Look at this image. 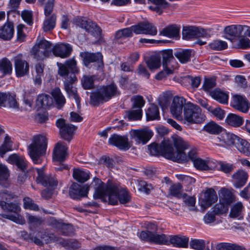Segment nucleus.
I'll use <instances>...</instances> for the list:
<instances>
[{
    "label": "nucleus",
    "mask_w": 250,
    "mask_h": 250,
    "mask_svg": "<svg viewBox=\"0 0 250 250\" xmlns=\"http://www.w3.org/2000/svg\"><path fill=\"white\" fill-rule=\"evenodd\" d=\"M176 150L169 140H164L160 145L151 144L148 146L150 153L152 155H162L167 159L178 163H183L187 160L185 150L188 147V144L179 137L173 140Z\"/></svg>",
    "instance_id": "obj_1"
},
{
    "label": "nucleus",
    "mask_w": 250,
    "mask_h": 250,
    "mask_svg": "<svg viewBox=\"0 0 250 250\" xmlns=\"http://www.w3.org/2000/svg\"><path fill=\"white\" fill-rule=\"evenodd\" d=\"M94 187L93 198L94 199H101L103 200L107 197L108 203L112 205L118 203V186L114 184H105L100 179L94 178L91 184Z\"/></svg>",
    "instance_id": "obj_2"
},
{
    "label": "nucleus",
    "mask_w": 250,
    "mask_h": 250,
    "mask_svg": "<svg viewBox=\"0 0 250 250\" xmlns=\"http://www.w3.org/2000/svg\"><path fill=\"white\" fill-rule=\"evenodd\" d=\"M119 94L117 86L115 83L101 85L91 93L89 103L93 106H99Z\"/></svg>",
    "instance_id": "obj_3"
},
{
    "label": "nucleus",
    "mask_w": 250,
    "mask_h": 250,
    "mask_svg": "<svg viewBox=\"0 0 250 250\" xmlns=\"http://www.w3.org/2000/svg\"><path fill=\"white\" fill-rule=\"evenodd\" d=\"M47 146L46 138L39 134L34 136L32 143L28 146V153L35 164L42 162L41 158L45 155Z\"/></svg>",
    "instance_id": "obj_4"
},
{
    "label": "nucleus",
    "mask_w": 250,
    "mask_h": 250,
    "mask_svg": "<svg viewBox=\"0 0 250 250\" xmlns=\"http://www.w3.org/2000/svg\"><path fill=\"white\" fill-rule=\"evenodd\" d=\"M183 115L184 119L190 124H201L205 118V115L202 113L201 108L190 102L185 104Z\"/></svg>",
    "instance_id": "obj_5"
},
{
    "label": "nucleus",
    "mask_w": 250,
    "mask_h": 250,
    "mask_svg": "<svg viewBox=\"0 0 250 250\" xmlns=\"http://www.w3.org/2000/svg\"><path fill=\"white\" fill-rule=\"evenodd\" d=\"M51 46L50 42L45 40H41L33 47L32 55L37 60L42 61L51 55Z\"/></svg>",
    "instance_id": "obj_6"
},
{
    "label": "nucleus",
    "mask_w": 250,
    "mask_h": 250,
    "mask_svg": "<svg viewBox=\"0 0 250 250\" xmlns=\"http://www.w3.org/2000/svg\"><path fill=\"white\" fill-rule=\"evenodd\" d=\"M74 22L76 25L85 29V31L92 36L98 37L102 33V29L95 22L90 19L77 17Z\"/></svg>",
    "instance_id": "obj_7"
},
{
    "label": "nucleus",
    "mask_w": 250,
    "mask_h": 250,
    "mask_svg": "<svg viewBox=\"0 0 250 250\" xmlns=\"http://www.w3.org/2000/svg\"><path fill=\"white\" fill-rule=\"evenodd\" d=\"M14 197V195L7 190L0 192V207L5 211L17 213L20 210L18 203L8 202Z\"/></svg>",
    "instance_id": "obj_8"
},
{
    "label": "nucleus",
    "mask_w": 250,
    "mask_h": 250,
    "mask_svg": "<svg viewBox=\"0 0 250 250\" xmlns=\"http://www.w3.org/2000/svg\"><path fill=\"white\" fill-rule=\"evenodd\" d=\"M83 59V64L88 67L90 63L95 62L97 64V70L104 72V64L103 60V55L100 52L91 53L88 52H83L80 53Z\"/></svg>",
    "instance_id": "obj_9"
},
{
    "label": "nucleus",
    "mask_w": 250,
    "mask_h": 250,
    "mask_svg": "<svg viewBox=\"0 0 250 250\" xmlns=\"http://www.w3.org/2000/svg\"><path fill=\"white\" fill-rule=\"evenodd\" d=\"M158 56L163 60V66L167 74H171L176 66V62L173 55L172 50H163L158 53Z\"/></svg>",
    "instance_id": "obj_10"
},
{
    "label": "nucleus",
    "mask_w": 250,
    "mask_h": 250,
    "mask_svg": "<svg viewBox=\"0 0 250 250\" xmlns=\"http://www.w3.org/2000/svg\"><path fill=\"white\" fill-rule=\"evenodd\" d=\"M129 134L131 139L134 140L136 144L142 145L146 144L153 136L152 131L146 128L132 129Z\"/></svg>",
    "instance_id": "obj_11"
},
{
    "label": "nucleus",
    "mask_w": 250,
    "mask_h": 250,
    "mask_svg": "<svg viewBox=\"0 0 250 250\" xmlns=\"http://www.w3.org/2000/svg\"><path fill=\"white\" fill-rule=\"evenodd\" d=\"M38 175L36 177V182L45 187L55 188L58 185V180L51 174H46L44 173L43 168H36Z\"/></svg>",
    "instance_id": "obj_12"
},
{
    "label": "nucleus",
    "mask_w": 250,
    "mask_h": 250,
    "mask_svg": "<svg viewBox=\"0 0 250 250\" xmlns=\"http://www.w3.org/2000/svg\"><path fill=\"white\" fill-rule=\"evenodd\" d=\"M56 126L60 129V133L62 139L70 142L72 139L76 127L71 124H66L65 120L59 119L56 121Z\"/></svg>",
    "instance_id": "obj_13"
},
{
    "label": "nucleus",
    "mask_w": 250,
    "mask_h": 250,
    "mask_svg": "<svg viewBox=\"0 0 250 250\" xmlns=\"http://www.w3.org/2000/svg\"><path fill=\"white\" fill-rule=\"evenodd\" d=\"M183 39L189 40L200 37H207L206 30L195 26H184L182 31Z\"/></svg>",
    "instance_id": "obj_14"
},
{
    "label": "nucleus",
    "mask_w": 250,
    "mask_h": 250,
    "mask_svg": "<svg viewBox=\"0 0 250 250\" xmlns=\"http://www.w3.org/2000/svg\"><path fill=\"white\" fill-rule=\"evenodd\" d=\"M14 62L16 74L18 77H21L29 74V63L23 59L22 54L15 56Z\"/></svg>",
    "instance_id": "obj_15"
},
{
    "label": "nucleus",
    "mask_w": 250,
    "mask_h": 250,
    "mask_svg": "<svg viewBox=\"0 0 250 250\" xmlns=\"http://www.w3.org/2000/svg\"><path fill=\"white\" fill-rule=\"evenodd\" d=\"M218 199L215 190L212 188L207 190L204 193L201 195L199 203L203 211H204L207 208L210 207L213 203L217 201Z\"/></svg>",
    "instance_id": "obj_16"
},
{
    "label": "nucleus",
    "mask_w": 250,
    "mask_h": 250,
    "mask_svg": "<svg viewBox=\"0 0 250 250\" xmlns=\"http://www.w3.org/2000/svg\"><path fill=\"white\" fill-rule=\"evenodd\" d=\"M76 61L74 59H70L65 62V64L57 62V65L59 67L58 74L62 77H64L65 80L70 77L69 76L68 67L72 72L71 74H74L79 72V69L76 66Z\"/></svg>",
    "instance_id": "obj_17"
},
{
    "label": "nucleus",
    "mask_w": 250,
    "mask_h": 250,
    "mask_svg": "<svg viewBox=\"0 0 250 250\" xmlns=\"http://www.w3.org/2000/svg\"><path fill=\"white\" fill-rule=\"evenodd\" d=\"M89 190V186L85 185L82 186L77 183H73L69 188V194L74 199H81L86 196Z\"/></svg>",
    "instance_id": "obj_18"
},
{
    "label": "nucleus",
    "mask_w": 250,
    "mask_h": 250,
    "mask_svg": "<svg viewBox=\"0 0 250 250\" xmlns=\"http://www.w3.org/2000/svg\"><path fill=\"white\" fill-rule=\"evenodd\" d=\"M77 80V78L74 74H70V77L65 80L64 83V89L69 97L74 98L78 104L80 103V99L79 97L77 89L72 85L73 83Z\"/></svg>",
    "instance_id": "obj_19"
},
{
    "label": "nucleus",
    "mask_w": 250,
    "mask_h": 250,
    "mask_svg": "<svg viewBox=\"0 0 250 250\" xmlns=\"http://www.w3.org/2000/svg\"><path fill=\"white\" fill-rule=\"evenodd\" d=\"M186 99L183 97L175 96L173 98V101L170 106V111L173 116L178 119H182V111L184 108Z\"/></svg>",
    "instance_id": "obj_20"
},
{
    "label": "nucleus",
    "mask_w": 250,
    "mask_h": 250,
    "mask_svg": "<svg viewBox=\"0 0 250 250\" xmlns=\"http://www.w3.org/2000/svg\"><path fill=\"white\" fill-rule=\"evenodd\" d=\"M240 137L229 132H224L215 139V143L220 146H235Z\"/></svg>",
    "instance_id": "obj_21"
},
{
    "label": "nucleus",
    "mask_w": 250,
    "mask_h": 250,
    "mask_svg": "<svg viewBox=\"0 0 250 250\" xmlns=\"http://www.w3.org/2000/svg\"><path fill=\"white\" fill-rule=\"evenodd\" d=\"M134 33L136 34H147L151 36L156 35L157 33L156 27L152 23L141 22L134 25Z\"/></svg>",
    "instance_id": "obj_22"
},
{
    "label": "nucleus",
    "mask_w": 250,
    "mask_h": 250,
    "mask_svg": "<svg viewBox=\"0 0 250 250\" xmlns=\"http://www.w3.org/2000/svg\"><path fill=\"white\" fill-rule=\"evenodd\" d=\"M67 147L63 142L57 143L53 150V159L54 161L62 163L66 159L67 155Z\"/></svg>",
    "instance_id": "obj_23"
},
{
    "label": "nucleus",
    "mask_w": 250,
    "mask_h": 250,
    "mask_svg": "<svg viewBox=\"0 0 250 250\" xmlns=\"http://www.w3.org/2000/svg\"><path fill=\"white\" fill-rule=\"evenodd\" d=\"M247 26L241 25H231L228 26L224 29V33L226 34L225 38L232 41L235 38L241 36L242 31Z\"/></svg>",
    "instance_id": "obj_24"
},
{
    "label": "nucleus",
    "mask_w": 250,
    "mask_h": 250,
    "mask_svg": "<svg viewBox=\"0 0 250 250\" xmlns=\"http://www.w3.org/2000/svg\"><path fill=\"white\" fill-rule=\"evenodd\" d=\"M108 143L110 145L116 146L122 150H127L130 147V145L128 142V139L126 137L115 134L110 136L108 140Z\"/></svg>",
    "instance_id": "obj_25"
},
{
    "label": "nucleus",
    "mask_w": 250,
    "mask_h": 250,
    "mask_svg": "<svg viewBox=\"0 0 250 250\" xmlns=\"http://www.w3.org/2000/svg\"><path fill=\"white\" fill-rule=\"evenodd\" d=\"M231 104L234 108L244 113L248 112L249 109L248 100L245 96L240 95H233Z\"/></svg>",
    "instance_id": "obj_26"
},
{
    "label": "nucleus",
    "mask_w": 250,
    "mask_h": 250,
    "mask_svg": "<svg viewBox=\"0 0 250 250\" xmlns=\"http://www.w3.org/2000/svg\"><path fill=\"white\" fill-rule=\"evenodd\" d=\"M16 96L10 93L0 92V107L8 106L10 108L18 109L19 106Z\"/></svg>",
    "instance_id": "obj_27"
},
{
    "label": "nucleus",
    "mask_w": 250,
    "mask_h": 250,
    "mask_svg": "<svg viewBox=\"0 0 250 250\" xmlns=\"http://www.w3.org/2000/svg\"><path fill=\"white\" fill-rule=\"evenodd\" d=\"M52 50L54 56L62 58H66L70 55L72 48L69 44L61 43L56 44Z\"/></svg>",
    "instance_id": "obj_28"
},
{
    "label": "nucleus",
    "mask_w": 250,
    "mask_h": 250,
    "mask_svg": "<svg viewBox=\"0 0 250 250\" xmlns=\"http://www.w3.org/2000/svg\"><path fill=\"white\" fill-rule=\"evenodd\" d=\"M248 178V173L242 169H239L232 175L233 186L237 188L243 187L247 183Z\"/></svg>",
    "instance_id": "obj_29"
},
{
    "label": "nucleus",
    "mask_w": 250,
    "mask_h": 250,
    "mask_svg": "<svg viewBox=\"0 0 250 250\" xmlns=\"http://www.w3.org/2000/svg\"><path fill=\"white\" fill-rule=\"evenodd\" d=\"M14 26L12 22L7 21L0 27V39L4 41H10L14 34Z\"/></svg>",
    "instance_id": "obj_30"
},
{
    "label": "nucleus",
    "mask_w": 250,
    "mask_h": 250,
    "mask_svg": "<svg viewBox=\"0 0 250 250\" xmlns=\"http://www.w3.org/2000/svg\"><path fill=\"white\" fill-rule=\"evenodd\" d=\"M8 163L15 164L22 171H24L27 166V162L23 156L17 154L10 155L7 159Z\"/></svg>",
    "instance_id": "obj_31"
},
{
    "label": "nucleus",
    "mask_w": 250,
    "mask_h": 250,
    "mask_svg": "<svg viewBox=\"0 0 250 250\" xmlns=\"http://www.w3.org/2000/svg\"><path fill=\"white\" fill-rule=\"evenodd\" d=\"M8 163L15 164L22 171H24L27 166V162L23 156L17 154L10 155L7 159Z\"/></svg>",
    "instance_id": "obj_32"
},
{
    "label": "nucleus",
    "mask_w": 250,
    "mask_h": 250,
    "mask_svg": "<svg viewBox=\"0 0 250 250\" xmlns=\"http://www.w3.org/2000/svg\"><path fill=\"white\" fill-rule=\"evenodd\" d=\"M194 166L200 170H208L214 169L216 167V163L212 160H205L198 158L194 161Z\"/></svg>",
    "instance_id": "obj_33"
},
{
    "label": "nucleus",
    "mask_w": 250,
    "mask_h": 250,
    "mask_svg": "<svg viewBox=\"0 0 250 250\" xmlns=\"http://www.w3.org/2000/svg\"><path fill=\"white\" fill-rule=\"evenodd\" d=\"M44 64L40 62L35 66V72L33 74V80L34 85L37 87L41 86L42 83V78L44 76L43 71Z\"/></svg>",
    "instance_id": "obj_34"
},
{
    "label": "nucleus",
    "mask_w": 250,
    "mask_h": 250,
    "mask_svg": "<svg viewBox=\"0 0 250 250\" xmlns=\"http://www.w3.org/2000/svg\"><path fill=\"white\" fill-rule=\"evenodd\" d=\"M51 94L57 108H62L66 103V100L61 89L59 87H56L52 89Z\"/></svg>",
    "instance_id": "obj_35"
},
{
    "label": "nucleus",
    "mask_w": 250,
    "mask_h": 250,
    "mask_svg": "<svg viewBox=\"0 0 250 250\" xmlns=\"http://www.w3.org/2000/svg\"><path fill=\"white\" fill-rule=\"evenodd\" d=\"M174 55L181 63H186L190 61L191 50L180 49L176 50Z\"/></svg>",
    "instance_id": "obj_36"
},
{
    "label": "nucleus",
    "mask_w": 250,
    "mask_h": 250,
    "mask_svg": "<svg viewBox=\"0 0 250 250\" xmlns=\"http://www.w3.org/2000/svg\"><path fill=\"white\" fill-rule=\"evenodd\" d=\"M12 72V64L7 58L0 60V78L5 75L11 74Z\"/></svg>",
    "instance_id": "obj_37"
},
{
    "label": "nucleus",
    "mask_w": 250,
    "mask_h": 250,
    "mask_svg": "<svg viewBox=\"0 0 250 250\" xmlns=\"http://www.w3.org/2000/svg\"><path fill=\"white\" fill-rule=\"evenodd\" d=\"M154 4L150 6L149 8L161 15L163 13V9L168 7L169 4L166 0H148Z\"/></svg>",
    "instance_id": "obj_38"
},
{
    "label": "nucleus",
    "mask_w": 250,
    "mask_h": 250,
    "mask_svg": "<svg viewBox=\"0 0 250 250\" xmlns=\"http://www.w3.org/2000/svg\"><path fill=\"white\" fill-rule=\"evenodd\" d=\"M219 196L220 199L223 203L229 206L234 201V196L228 189L222 188L220 190Z\"/></svg>",
    "instance_id": "obj_39"
},
{
    "label": "nucleus",
    "mask_w": 250,
    "mask_h": 250,
    "mask_svg": "<svg viewBox=\"0 0 250 250\" xmlns=\"http://www.w3.org/2000/svg\"><path fill=\"white\" fill-rule=\"evenodd\" d=\"M226 123L229 125L237 127L240 126L244 123L242 117L233 113H229L225 119Z\"/></svg>",
    "instance_id": "obj_40"
},
{
    "label": "nucleus",
    "mask_w": 250,
    "mask_h": 250,
    "mask_svg": "<svg viewBox=\"0 0 250 250\" xmlns=\"http://www.w3.org/2000/svg\"><path fill=\"white\" fill-rule=\"evenodd\" d=\"M211 97L220 103L226 104L228 103V94L219 89H216L210 92Z\"/></svg>",
    "instance_id": "obj_41"
},
{
    "label": "nucleus",
    "mask_w": 250,
    "mask_h": 250,
    "mask_svg": "<svg viewBox=\"0 0 250 250\" xmlns=\"http://www.w3.org/2000/svg\"><path fill=\"white\" fill-rule=\"evenodd\" d=\"M180 29V26L171 25L164 28L161 34L169 38L177 37L179 36Z\"/></svg>",
    "instance_id": "obj_42"
},
{
    "label": "nucleus",
    "mask_w": 250,
    "mask_h": 250,
    "mask_svg": "<svg viewBox=\"0 0 250 250\" xmlns=\"http://www.w3.org/2000/svg\"><path fill=\"white\" fill-rule=\"evenodd\" d=\"M57 16L55 14H51L49 16H45L43 23L42 28L44 32L52 30L55 27Z\"/></svg>",
    "instance_id": "obj_43"
},
{
    "label": "nucleus",
    "mask_w": 250,
    "mask_h": 250,
    "mask_svg": "<svg viewBox=\"0 0 250 250\" xmlns=\"http://www.w3.org/2000/svg\"><path fill=\"white\" fill-rule=\"evenodd\" d=\"M53 103L52 98L49 95L46 94L40 95L37 99V105L43 108L51 106Z\"/></svg>",
    "instance_id": "obj_44"
},
{
    "label": "nucleus",
    "mask_w": 250,
    "mask_h": 250,
    "mask_svg": "<svg viewBox=\"0 0 250 250\" xmlns=\"http://www.w3.org/2000/svg\"><path fill=\"white\" fill-rule=\"evenodd\" d=\"M147 121L158 120L160 119L158 107L152 104L146 112Z\"/></svg>",
    "instance_id": "obj_45"
},
{
    "label": "nucleus",
    "mask_w": 250,
    "mask_h": 250,
    "mask_svg": "<svg viewBox=\"0 0 250 250\" xmlns=\"http://www.w3.org/2000/svg\"><path fill=\"white\" fill-rule=\"evenodd\" d=\"M235 146L241 153L250 156V143L246 140L239 138Z\"/></svg>",
    "instance_id": "obj_46"
},
{
    "label": "nucleus",
    "mask_w": 250,
    "mask_h": 250,
    "mask_svg": "<svg viewBox=\"0 0 250 250\" xmlns=\"http://www.w3.org/2000/svg\"><path fill=\"white\" fill-rule=\"evenodd\" d=\"M217 250H247L245 247L235 243H220L216 245Z\"/></svg>",
    "instance_id": "obj_47"
},
{
    "label": "nucleus",
    "mask_w": 250,
    "mask_h": 250,
    "mask_svg": "<svg viewBox=\"0 0 250 250\" xmlns=\"http://www.w3.org/2000/svg\"><path fill=\"white\" fill-rule=\"evenodd\" d=\"M27 219L29 225V228L32 230H34L37 228H39L44 223L42 218L36 216L28 215Z\"/></svg>",
    "instance_id": "obj_48"
},
{
    "label": "nucleus",
    "mask_w": 250,
    "mask_h": 250,
    "mask_svg": "<svg viewBox=\"0 0 250 250\" xmlns=\"http://www.w3.org/2000/svg\"><path fill=\"white\" fill-rule=\"evenodd\" d=\"M134 25L130 27L119 30L115 33V39L119 40L132 37L133 32L134 33Z\"/></svg>",
    "instance_id": "obj_49"
},
{
    "label": "nucleus",
    "mask_w": 250,
    "mask_h": 250,
    "mask_svg": "<svg viewBox=\"0 0 250 250\" xmlns=\"http://www.w3.org/2000/svg\"><path fill=\"white\" fill-rule=\"evenodd\" d=\"M73 176L77 181L80 183H84L89 179L90 173L88 171L80 169H74Z\"/></svg>",
    "instance_id": "obj_50"
},
{
    "label": "nucleus",
    "mask_w": 250,
    "mask_h": 250,
    "mask_svg": "<svg viewBox=\"0 0 250 250\" xmlns=\"http://www.w3.org/2000/svg\"><path fill=\"white\" fill-rule=\"evenodd\" d=\"M203 130L211 134H218L222 131V127L215 122L210 121L204 126Z\"/></svg>",
    "instance_id": "obj_51"
},
{
    "label": "nucleus",
    "mask_w": 250,
    "mask_h": 250,
    "mask_svg": "<svg viewBox=\"0 0 250 250\" xmlns=\"http://www.w3.org/2000/svg\"><path fill=\"white\" fill-rule=\"evenodd\" d=\"M41 238L44 240V242L46 244L50 243L52 242H56L63 245L65 244L64 240L61 237L54 235L53 233L50 234H43L42 235Z\"/></svg>",
    "instance_id": "obj_52"
},
{
    "label": "nucleus",
    "mask_w": 250,
    "mask_h": 250,
    "mask_svg": "<svg viewBox=\"0 0 250 250\" xmlns=\"http://www.w3.org/2000/svg\"><path fill=\"white\" fill-rule=\"evenodd\" d=\"M118 201L121 204H125L129 202L131 196L129 191L125 188H119L118 187Z\"/></svg>",
    "instance_id": "obj_53"
},
{
    "label": "nucleus",
    "mask_w": 250,
    "mask_h": 250,
    "mask_svg": "<svg viewBox=\"0 0 250 250\" xmlns=\"http://www.w3.org/2000/svg\"><path fill=\"white\" fill-rule=\"evenodd\" d=\"M150 243H153L157 244H167L168 241V237L165 234H158L152 232L150 235Z\"/></svg>",
    "instance_id": "obj_54"
},
{
    "label": "nucleus",
    "mask_w": 250,
    "mask_h": 250,
    "mask_svg": "<svg viewBox=\"0 0 250 250\" xmlns=\"http://www.w3.org/2000/svg\"><path fill=\"white\" fill-rule=\"evenodd\" d=\"M170 243L174 246L180 248H187L188 246V239L186 237H180L174 236L170 238Z\"/></svg>",
    "instance_id": "obj_55"
},
{
    "label": "nucleus",
    "mask_w": 250,
    "mask_h": 250,
    "mask_svg": "<svg viewBox=\"0 0 250 250\" xmlns=\"http://www.w3.org/2000/svg\"><path fill=\"white\" fill-rule=\"evenodd\" d=\"M146 64L151 70L158 68L161 66L160 57L158 55L151 56L146 61Z\"/></svg>",
    "instance_id": "obj_56"
},
{
    "label": "nucleus",
    "mask_w": 250,
    "mask_h": 250,
    "mask_svg": "<svg viewBox=\"0 0 250 250\" xmlns=\"http://www.w3.org/2000/svg\"><path fill=\"white\" fill-rule=\"evenodd\" d=\"M95 76H83L81 80L82 85L85 89H90L94 87V82L95 81Z\"/></svg>",
    "instance_id": "obj_57"
},
{
    "label": "nucleus",
    "mask_w": 250,
    "mask_h": 250,
    "mask_svg": "<svg viewBox=\"0 0 250 250\" xmlns=\"http://www.w3.org/2000/svg\"><path fill=\"white\" fill-rule=\"evenodd\" d=\"M128 120L136 121L141 120L142 117V109H133L126 111Z\"/></svg>",
    "instance_id": "obj_58"
},
{
    "label": "nucleus",
    "mask_w": 250,
    "mask_h": 250,
    "mask_svg": "<svg viewBox=\"0 0 250 250\" xmlns=\"http://www.w3.org/2000/svg\"><path fill=\"white\" fill-rule=\"evenodd\" d=\"M228 210L229 206L223 203V202H220L218 204H216L212 208L213 212L215 214L217 215L226 213L228 212Z\"/></svg>",
    "instance_id": "obj_59"
},
{
    "label": "nucleus",
    "mask_w": 250,
    "mask_h": 250,
    "mask_svg": "<svg viewBox=\"0 0 250 250\" xmlns=\"http://www.w3.org/2000/svg\"><path fill=\"white\" fill-rule=\"evenodd\" d=\"M131 101L133 102L132 109H142L145 104V101L143 97L140 95L132 97Z\"/></svg>",
    "instance_id": "obj_60"
},
{
    "label": "nucleus",
    "mask_w": 250,
    "mask_h": 250,
    "mask_svg": "<svg viewBox=\"0 0 250 250\" xmlns=\"http://www.w3.org/2000/svg\"><path fill=\"white\" fill-rule=\"evenodd\" d=\"M243 208L242 204L241 202H237L234 204L231 208L229 216L231 218L238 217L241 214Z\"/></svg>",
    "instance_id": "obj_61"
},
{
    "label": "nucleus",
    "mask_w": 250,
    "mask_h": 250,
    "mask_svg": "<svg viewBox=\"0 0 250 250\" xmlns=\"http://www.w3.org/2000/svg\"><path fill=\"white\" fill-rule=\"evenodd\" d=\"M210 47L215 50H222L228 47L227 43L221 40H215L209 44Z\"/></svg>",
    "instance_id": "obj_62"
},
{
    "label": "nucleus",
    "mask_w": 250,
    "mask_h": 250,
    "mask_svg": "<svg viewBox=\"0 0 250 250\" xmlns=\"http://www.w3.org/2000/svg\"><path fill=\"white\" fill-rule=\"evenodd\" d=\"M182 188V186L180 183L172 185L169 189L170 194L178 198H181L184 194L181 192Z\"/></svg>",
    "instance_id": "obj_63"
},
{
    "label": "nucleus",
    "mask_w": 250,
    "mask_h": 250,
    "mask_svg": "<svg viewBox=\"0 0 250 250\" xmlns=\"http://www.w3.org/2000/svg\"><path fill=\"white\" fill-rule=\"evenodd\" d=\"M208 112L220 120H222L225 116V112L220 107L213 108L212 106L209 109Z\"/></svg>",
    "instance_id": "obj_64"
}]
</instances>
